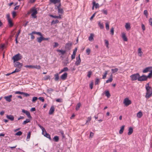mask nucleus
Wrapping results in <instances>:
<instances>
[{"label":"nucleus","instance_id":"nucleus-21","mask_svg":"<svg viewBox=\"0 0 152 152\" xmlns=\"http://www.w3.org/2000/svg\"><path fill=\"white\" fill-rule=\"evenodd\" d=\"M57 8L58 9V12L59 14L60 13L61 14H63L64 12V11L59 6L57 7Z\"/></svg>","mask_w":152,"mask_h":152},{"label":"nucleus","instance_id":"nucleus-59","mask_svg":"<svg viewBox=\"0 0 152 152\" xmlns=\"http://www.w3.org/2000/svg\"><path fill=\"white\" fill-rule=\"evenodd\" d=\"M33 65H26L25 66V67L26 68H33Z\"/></svg>","mask_w":152,"mask_h":152},{"label":"nucleus","instance_id":"nucleus-3","mask_svg":"<svg viewBox=\"0 0 152 152\" xmlns=\"http://www.w3.org/2000/svg\"><path fill=\"white\" fill-rule=\"evenodd\" d=\"M130 77L132 81L138 80V78L139 77V74L138 73L135 74L130 76Z\"/></svg>","mask_w":152,"mask_h":152},{"label":"nucleus","instance_id":"nucleus-54","mask_svg":"<svg viewBox=\"0 0 152 152\" xmlns=\"http://www.w3.org/2000/svg\"><path fill=\"white\" fill-rule=\"evenodd\" d=\"M38 98L37 97H34L33 98L32 101L33 102H35L37 100Z\"/></svg>","mask_w":152,"mask_h":152},{"label":"nucleus","instance_id":"nucleus-28","mask_svg":"<svg viewBox=\"0 0 152 152\" xmlns=\"http://www.w3.org/2000/svg\"><path fill=\"white\" fill-rule=\"evenodd\" d=\"M142 116V112L141 111L139 112L137 114V116L139 118H141Z\"/></svg>","mask_w":152,"mask_h":152},{"label":"nucleus","instance_id":"nucleus-38","mask_svg":"<svg viewBox=\"0 0 152 152\" xmlns=\"http://www.w3.org/2000/svg\"><path fill=\"white\" fill-rule=\"evenodd\" d=\"M30 122V120L29 119H26L25 121H24L23 123V125H25L26 124Z\"/></svg>","mask_w":152,"mask_h":152},{"label":"nucleus","instance_id":"nucleus-39","mask_svg":"<svg viewBox=\"0 0 152 152\" xmlns=\"http://www.w3.org/2000/svg\"><path fill=\"white\" fill-rule=\"evenodd\" d=\"M57 51L58 52L61 53L62 55L64 54L65 53V51L63 50H57Z\"/></svg>","mask_w":152,"mask_h":152},{"label":"nucleus","instance_id":"nucleus-15","mask_svg":"<svg viewBox=\"0 0 152 152\" xmlns=\"http://www.w3.org/2000/svg\"><path fill=\"white\" fill-rule=\"evenodd\" d=\"M125 27L127 30H128L130 29L131 27L130 26V23H126L125 25Z\"/></svg>","mask_w":152,"mask_h":152},{"label":"nucleus","instance_id":"nucleus-20","mask_svg":"<svg viewBox=\"0 0 152 152\" xmlns=\"http://www.w3.org/2000/svg\"><path fill=\"white\" fill-rule=\"evenodd\" d=\"M9 26L10 27H12L13 25V24L12 22V20L11 19L7 20Z\"/></svg>","mask_w":152,"mask_h":152},{"label":"nucleus","instance_id":"nucleus-57","mask_svg":"<svg viewBox=\"0 0 152 152\" xmlns=\"http://www.w3.org/2000/svg\"><path fill=\"white\" fill-rule=\"evenodd\" d=\"M102 12L104 14L107 15V11L106 10H102Z\"/></svg>","mask_w":152,"mask_h":152},{"label":"nucleus","instance_id":"nucleus-41","mask_svg":"<svg viewBox=\"0 0 152 152\" xmlns=\"http://www.w3.org/2000/svg\"><path fill=\"white\" fill-rule=\"evenodd\" d=\"M100 82V80L98 78H96L95 81V84L98 85Z\"/></svg>","mask_w":152,"mask_h":152},{"label":"nucleus","instance_id":"nucleus-50","mask_svg":"<svg viewBox=\"0 0 152 152\" xmlns=\"http://www.w3.org/2000/svg\"><path fill=\"white\" fill-rule=\"evenodd\" d=\"M54 45H53V47L54 48L57 47L59 45V44L57 42H54Z\"/></svg>","mask_w":152,"mask_h":152},{"label":"nucleus","instance_id":"nucleus-32","mask_svg":"<svg viewBox=\"0 0 152 152\" xmlns=\"http://www.w3.org/2000/svg\"><path fill=\"white\" fill-rule=\"evenodd\" d=\"M98 26L100 27L101 29H102L104 28L103 24L102 23H101V22L99 21L98 23Z\"/></svg>","mask_w":152,"mask_h":152},{"label":"nucleus","instance_id":"nucleus-14","mask_svg":"<svg viewBox=\"0 0 152 152\" xmlns=\"http://www.w3.org/2000/svg\"><path fill=\"white\" fill-rule=\"evenodd\" d=\"M12 96H5L4 97V99L9 102H10L11 101V98Z\"/></svg>","mask_w":152,"mask_h":152},{"label":"nucleus","instance_id":"nucleus-34","mask_svg":"<svg viewBox=\"0 0 152 152\" xmlns=\"http://www.w3.org/2000/svg\"><path fill=\"white\" fill-rule=\"evenodd\" d=\"M55 77V80L56 81H58L59 79V75L58 74V73L54 75Z\"/></svg>","mask_w":152,"mask_h":152},{"label":"nucleus","instance_id":"nucleus-46","mask_svg":"<svg viewBox=\"0 0 152 152\" xmlns=\"http://www.w3.org/2000/svg\"><path fill=\"white\" fill-rule=\"evenodd\" d=\"M38 126L41 129L42 131V133H44V131L45 130V129L42 126H41L40 124H38Z\"/></svg>","mask_w":152,"mask_h":152},{"label":"nucleus","instance_id":"nucleus-36","mask_svg":"<svg viewBox=\"0 0 152 152\" xmlns=\"http://www.w3.org/2000/svg\"><path fill=\"white\" fill-rule=\"evenodd\" d=\"M26 114L27 115V116H28V118H32V117L31 116L30 113L29 111H27V112H26Z\"/></svg>","mask_w":152,"mask_h":152},{"label":"nucleus","instance_id":"nucleus-48","mask_svg":"<svg viewBox=\"0 0 152 152\" xmlns=\"http://www.w3.org/2000/svg\"><path fill=\"white\" fill-rule=\"evenodd\" d=\"M12 14L13 18H14L16 15V13L14 11L12 12Z\"/></svg>","mask_w":152,"mask_h":152},{"label":"nucleus","instance_id":"nucleus-31","mask_svg":"<svg viewBox=\"0 0 152 152\" xmlns=\"http://www.w3.org/2000/svg\"><path fill=\"white\" fill-rule=\"evenodd\" d=\"M118 70V69L117 68H115L114 69H112L111 72L112 74H113L117 72Z\"/></svg>","mask_w":152,"mask_h":152},{"label":"nucleus","instance_id":"nucleus-47","mask_svg":"<svg viewBox=\"0 0 152 152\" xmlns=\"http://www.w3.org/2000/svg\"><path fill=\"white\" fill-rule=\"evenodd\" d=\"M22 134V132L21 131H18L15 134V135L18 136H20Z\"/></svg>","mask_w":152,"mask_h":152},{"label":"nucleus","instance_id":"nucleus-55","mask_svg":"<svg viewBox=\"0 0 152 152\" xmlns=\"http://www.w3.org/2000/svg\"><path fill=\"white\" fill-rule=\"evenodd\" d=\"M91 117H88L87 118V120L86 121V124H87V123L88 122L90 121H91Z\"/></svg>","mask_w":152,"mask_h":152},{"label":"nucleus","instance_id":"nucleus-11","mask_svg":"<svg viewBox=\"0 0 152 152\" xmlns=\"http://www.w3.org/2000/svg\"><path fill=\"white\" fill-rule=\"evenodd\" d=\"M121 37L124 41H127L128 39L126 36V34L124 32H123L121 33Z\"/></svg>","mask_w":152,"mask_h":152},{"label":"nucleus","instance_id":"nucleus-37","mask_svg":"<svg viewBox=\"0 0 152 152\" xmlns=\"http://www.w3.org/2000/svg\"><path fill=\"white\" fill-rule=\"evenodd\" d=\"M53 140L56 142H57L58 141L59 138L58 136H55L53 138Z\"/></svg>","mask_w":152,"mask_h":152},{"label":"nucleus","instance_id":"nucleus-62","mask_svg":"<svg viewBox=\"0 0 152 152\" xmlns=\"http://www.w3.org/2000/svg\"><path fill=\"white\" fill-rule=\"evenodd\" d=\"M50 76H46L44 77V80H48V79L49 78Z\"/></svg>","mask_w":152,"mask_h":152},{"label":"nucleus","instance_id":"nucleus-42","mask_svg":"<svg viewBox=\"0 0 152 152\" xmlns=\"http://www.w3.org/2000/svg\"><path fill=\"white\" fill-rule=\"evenodd\" d=\"M33 68L39 69H41V66L40 65H33Z\"/></svg>","mask_w":152,"mask_h":152},{"label":"nucleus","instance_id":"nucleus-9","mask_svg":"<svg viewBox=\"0 0 152 152\" xmlns=\"http://www.w3.org/2000/svg\"><path fill=\"white\" fill-rule=\"evenodd\" d=\"M81 61V60L80 57V55L79 54L78 57L76 58V61L75 63L76 65L78 66L80 65Z\"/></svg>","mask_w":152,"mask_h":152},{"label":"nucleus","instance_id":"nucleus-29","mask_svg":"<svg viewBox=\"0 0 152 152\" xmlns=\"http://www.w3.org/2000/svg\"><path fill=\"white\" fill-rule=\"evenodd\" d=\"M93 4L94 6H95L96 9L99 8V5L98 3H96L95 1H93Z\"/></svg>","mask_w":152,"mask_h":152},{"label":"nucleus","instance_id":"nucleus-8","mask_svg":"<svg viewBox=\"0 0 152 152\" xmlns=\"http://www.w3.org/2000/svg\"><path fill=\"white\" fill-rule=\"evenodd\" d=\"M152 72V67H148L145 68L143 71L142 72L144 73H146L148 72Z\"/></svg>","mask_w":152,"mask_h":152},{"label":"nucleus","instance_id":"nucleus-53","mask_svg":"<svg viewBox=\"0 0 152 152\" xmlns=\"http://www.w3.org/2000/svg\"><path fill=\"white\" fill-rule=\"evenodd\" d=\"M110 32L112 35H114V28H112L110 29Z\"/></svg>","mask_w":152,"mask_h":152},{"label":"nucleus","instance_id":"nucleus-26","mask_svg":"<svg viewBox=\"0 0 152 152\" xmlns=\"http://www.w3.org/2000/svg\"><path fill=\"white\" fill-rule=\"evenodd\" d=\"M94 34H91L90 36L88 37V39L90 41H92L94 40Z\"/></svg>","mask_w":152,"mask_h":152},{"label":"nucleus","instance_id":"nucleus-25","mask_svg":"<svg viewBox=\"0 0 152 152\" xmlns=\"http://www.w3.org/2000/svg\"><path fill=\"white\" fill-rule=\"evenodd\" d=\"M68 70V69L67 67H64L63 69H61L60 72H59V74H60L61 73H62L63 72L67 71Z\"/></svg>","mask_w":152,"mask_h":152},{"label":"nucleus","instance_id":"nucleus-56","mask_svg":"<svg viewBox=\"0 0 152 152\" xmlns=\"http://www.w3.org/2000/svg\"><path fill=\"white\" fill-rule=\"evenodd\" d=\"M31 132H29L27 134V139H30L31 136Z\"/></svg>","mask_w":152,"mask_h":152},{"label":"nucleus","instance_id":"nucleus-44","mask_svg":"<svg viewBox=\"0 0 152 152\" xmlns=\"http://www.w3.org/2000/svg\"><path fill=\"white\" fill-rule=\"evenodd\" d=\"M20 70L21 69L17 68H16L14 71L11 72V73H14L15 72H19Z\"/></svg>","mask_w":152,"mask_h":152},{"label":"nucleus","instance_id":"nucleus-13","mask_svg":"<svg viewBox=\"0 0 152 152\" xmlns=\"http://www.w3.org/2000/svg\"><path fill=\"white\" fill-rule=\"evenodd\" d=\"M67 77V73L65 72L61 75V78L62 80H64Z\"/></svg>","mask_w":152,"mask_h":152},{"label":"nucleus","instance_id":"nucleus-45","mask_svg":"<svg viewBox=\"0 0 152 152\" xmlns=\"http://www.w3.org/2000/svg\"><path fill=\"white\" fill-rule=\"evenodd\" d=\"M59 22V21L58 20H56L54 21V20H53L51 22V24L53 25V24H56L58 23Z\"/></svg>","mask_w":152,"mask_h":152},{"label":"nucleus","instance_id":"nucleus-51","mask_svg":"<svg viewBox=\"0 0 152 152\" xmlns=\"http://www.w3.org/2000/svg\"><path fill=\"white\" fill-rule=\"evenodd\" d=\"M34 34H32V32L29 34V35H31V39H34V36L33 35Z\"/></svg>","mask_w":152,"mask_h":152},{"label":"nucleus","instance_id":"nucleus-43","mask_svg":"<svg viewBox=\"0 0 152 152\" xmlns=\"http://www.w3.org/2000/svg\"><path fill=\"white\" fill-rule=\"evenodd\" d=\"M108 71H106L105 72V73L104 74V75L103 76L102 78L103 79H105L107 75V74Z\"/></svg>","mask_w":152,"mask_h":152},{"label":"nucleus","instance_id":"nucleus-61","mask_svg":"<svg viewBox=\"0 0 152 152\" xmlns=\"http://www.w3.org/2000/svg\"><path fill=\"white\" fill-rule=\"evenodd\" d=\"M144 13L145 15L147 17L148 15V12L147 10H145L144 11Z\"/></svg>","mask_w":152,"mask_h":152},{"label":"nucleus","instance_id":"nucleus-17","mask_svg":"<svg viewBox=\"0 0 152 152\" xmlns=\"http://www.w3.org/2000/svg\"><path fill=\"white\" fill-rule=\"evenodd\" d=\"M14 93L13 94H23V95H29L27 93H24L23 92L18 91L16 92H13Z\"/></svg>","mask_w":152,"mask_h":152},{"label":"nucleus","instance_id":"nucleus-7","mask_svg":"<svg viewBox=\"0 0 152 152\" xmlns=\"http://www.w3.org/2000/svg\"><path fill=\"white\" fill-rule=\"evenodd\" d=\"M14 62V66L15 67H16L17 68H20V69H21L22 68L23 66V64L22 63H21L18 61Z\"/></svg>","mask_w":152,"mask_h":152},{"label":"nucleus","instance_id":"nucleus-1","mask_svg":"<svg viewBox=\"0 0 152 152\" xmlns=\"http://www.w3.org/2000/svg\"><path fill=\"white\" fill-rule=\"evenodd\" d=\"M145 88L147 91L146 95H152V89L151 87L149 86V83H147L145 85Z\"/></svg>","mask_w":152,"mask_h":152},{"label":"nucleus","instance_id":"nucleus-40","mask_svg":"<svg viewBox=\"0 0 152 152\" xmlns=\"http://www.w3.org/2000/svg\"><path fill=\"white\" fill-rule=\"evenodd\" d=\"M32 34H37L39 36H42V34L40 32H36L35 31H32Z\"/></svg>","mask_w":152,"mask_h":152},{"label":"nucleus","instance_id":"nucleus-33","mask_svg":"<svg viewBox=\"0 0 152 152\" xmlns=\"http://www.w3.org/2000/svg\"><path fill=\"white\" fill-rule=\"evenodd\" d=\"M104 42H105V45L106 47L107 48H109V46H108V45H109V42L107 40L105 39L104 40Z\"/></svg>","mask_w":152,"mask_h":152},{"label":"nucleus","instance_id":"nucleus-18","mask_svg":"<svg viewBox=\"0 0 152 152\" xmlns=\"http://www.w3.org/2000/svg\"><path fill=\"white\" fill-rule=\"evenodd\" d=\"M113 80V75H112L111 74L110 76V78L108 79L106 81V83H110Z\"/></svg>","mask_w":152,"mask_h":152},{"label":"nucleus","instance_id":"nucleus-12","mask_svg":"<svg viewBox=\"0 0 152 152\" xmlns=\"http://www.w3.org/2000/svg\"><path fill=\"white\" fill-rule=\"evenodd\" d=\"M55 110V108L53 105L51 107L49 111V115H51L53 113Z\"/></svg>","mask_w":152,"mask_h":152},{"label":"nucleus","instance_id":"nucleus-64","mask_svg":"<svg viewBox=\"0 0 152 152\" xmlns=\"http://www.w3.org/2000/svg\"><path fill=\"white\" fill-rule=\"evenodd\" d=\"M152 75V71L150 72L149 74L148 75L147 77V78L148 77L150 78V77Z\"/></svg>","mask_w":152,"mask_h":152},{"label":"nucleus","instance_id":"nucleus-4","mask_svg":"<svg viewBox=\"0 0 152 152\" xmlns=\"http://www.w3.org/2000/svg\"><path fill=\"white\" fill-rule=\"evenodd\" d=\"M124 103L126 106H128L131 104V101L129 99L126 98L124 100Z\"/></svg>","mask_w":152,"mask_h":152},{"label":"nucleus","instance_id":"nucleus-60","mask_svg":"<svg viewBox=\"0 0 152 152\" xmlns=\"http://www.w3.org/2000/svg\"><path fill=\"white\" fill-rule=\"evenodd\" d=\"M149 24L152 26V18H150L149 20Z\"/></svg>","mask_w":152,"mask_h":152},{"label":"nucleus","instance_id":"nucleus-22","mask_svg":"<svg viewBox=\"0 0 152 152\" xmlns=\"http://www.w3.org/2000/svg\"><path fill=\"white\" fill-rule=\"evenodd\" d=\"M129 132L128 133V134L129 135L131 134L133 132V129L132 127H130L129 128Z\"/></svg>","mask_w":152,"mask_h":152},{"label":"nucleus","instance_id":"nucleus-24","mask_svg":"<svg viewBox=\"0 0 152 152\" xmlns=\"http://www.w3.org/2000/svg\"><path fill=\"white\" fill-rule=\"evenodd\" d=\"M37 42L40 43H41L42 41L43 40V37L42 36H40V37H38L37 38Z\"/></svg>","mask_w":152,"mask_h":152},{"label":"nucleus","instance_id":"nucleus-2","mask_svg":"<svg viewBox=\"0 0 152 152\" xmlns=\"http://www.w3.org/2000/svg\"><path fill=\"white\" fill-rule=\"evenodd\" d=\"M22 58V57L21 55L19 53H18L15 55L13 57L14 62L18 61L21 59Z\"/></svg>","mask_w":152,"mask_h":152},{"label":"nucleus","instance_id":"nucleus-52","mask_svg":"<svg viewBox=\"0 0 152 152\" xmlns=\"http://www.w3.org/2000/svg\"><path fill=\"white\" fill-rule=\"evenodd\" d=\"M92 73V72L91 71H89L88 72V74L87 75V76L88 77H89V78H90L91 77V75Z\"/></svg>","mask_w":152,"mask_h":152},{"label":"nucleus","instance_id":"nucleus-58","mask_svg":"<svg viewBox=\"0 0 152 152\" xmlns=\"http://www.w3.org/2000/svg\"><path fill=\"white\" fill-rule=\"evenodd\" d=\"M96 12H95L92 15L91 17L90 18V20H92L93 19V18L95 17V15L96 14Z\"/></svg>","mask_w":152,"mask_h":152},{"label":"nucleus","instance_id":"nucleus-16","mask_svg":"<svg viewBox=\"0 0 152 152\" xmlns=\"http://www.w3.org/2000/svg\"><path fill=\"white\" fill-rule=\"evenodd\" d=\"M138 55L139 56L142 57V54L143 52L141 50V49L140 48H139L138 49Z\"/></svg>","mask_w":152,"mask_h":152},{"label":"nucleus","instance_id":"nucleus-30","mask_svg":"<svg viewBox=\"0 0 152 152\" xmlns=\"http://www.w3.org/2000/svg\"><path fill=\"white\" fill-rule=\"evenodd\" d=\"M109 23L110 22H107L105 23V27L107 30H108L109 29Z\"/></svg>","mask_w":152,"mask_h":152},{"label":"nucleus","instance_id":"nucleus-5","mask_svg":"<svg viewBox=\"0 0 152 152\" xmlns=\"http://www.w3.org/2000/svg\"><path fill=\"white\" fill-rule=\"evenodd\" d=\"M31 11L32 12L31 15L34 18H36L37 16L36 15L37 13V10L35 9H32L31 10Z\"/></svg>","mask_w":152,"mask_h":152},{"label":"nucleus","instance_id":"nucleus-10","mask_svg":"<svg viewBox=\"0 0 152 152\" xmlns=\"http://www.w3.org/2000/svg\"><path fill=\"white\" fill-rule=\"evenodd\" d=\"M44 133H42V134L47 138H49L50 140H51L50 135L46 132L45 130L44 131Z\"/></svg>","mask_w":152,"mask_h":152},{"label":"nucleus","instance_id":"nucleus-23","mask_svg":"<svg viewBox=\"0 0 152 152\" xmlns=\"http://www.w3.org/2000/svg\"><path fill=\"white\" fill-rule=\"evenodd\" d=\"M125 125H124L121 126V129L119 131V133L120 134H122L124 132V129Z\"/></svg>","mask_w":152,"mask_h":152},{"label":"nucleus","instance_id":"nucleus-27","mask_svg":"<svg viewBox=\"0 0 152 152\" xmlns=\"http://www.w3.org/2000/svg\"><path fill=\"white\" fill-rule=\"evenodd\" d=\"M60 0H50V1L54 4H56L60 2Z\"/></svg>","mask_w":152,"mask_h":152},{"label":"nucleus","instance_id":"nucleus-35","mask_svg":"<svg viewBox=\"0 0 152 152\" xmlns=\"http://www.w3.org/2000/svg\"><path fill=\"white\" fill-rule=\"evenodd\" d=\"M81 105V104L80 103H78L76 106V110H78L79 108H80V106Z\"/></svg>","mask_w":152,"mask_h":152},{"label":"nucleus","instance_id":"nucleus-49","mask_svg":"<svg viewBox=\"0 0 152 152\" xmlns=\"http://www.w3.org/2000/svg\"><path fill=\"white\" fill-rule=\"evenodd\" d=\"M86 53L88 55H89L91 53V50L89 48H88L86 50Z\"/></svg>","mask_w":152,"mask_h":152},{"label":"nucleus","instance_id":"nucleus-6","mask_svg":"<svg viewBox=\"0 0 152 152\" xmlns=\"http://www.w3.org/2000/svg\"><path fill=\"white\" fill-rule=\"evenodd\" d=\"M147 79V77L145 75H143L140 76L139 75V77L138 78V81H144L146 80Z\"/></svg>","mask_w":152,"mask_h":152},{"label":"nucleus","instance_id":"nucleus-63","mask_svg":"<svg viewBox=\"0 0 152 152\" xmlns=\"http://www.w3.org/2000/svg\"><path fill=\"white\" fill-rule=\"evenodd\" d=\"M38 99L42 101V102H44V99L43 97H39Z\"/></svg>","mask_w":152,"mask_h":152},{"label":"nucleus","instance_id":"nucleus-19","mask_svg":"<svg viewBox=\"0 0 152 152\" xmlns=\"http://www.w3.org/2000/svg\"><path fill=\"white\" fill-rule=\"evenodd\" d=\"M6 117L8 119H9L11 121H13L14 120V116L12 115H7L6 116Z\"/></svg>","mask_w":152,"mask_h":152}]
</instances>
